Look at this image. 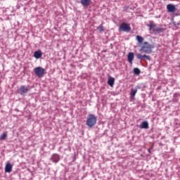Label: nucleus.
<instances>
[{
	"mask_svg": "<svg viewBox=\"0 0 180 180\" xmlns=\"http://www.w3.org/2000/svg\"><path fill=\"white\" fill-rule=\"evenodd\" d=\"M147 26L149 27L150 33L155 35L164 33L165 32V28L157 27V24L154 23V21H150V23L148 24Z\"/></svg>",
	"mask_w": 180,
	"mask_h": 180,
	"instance_id": "1",
	"label": "nucleus"
},
{
	"mask_svg": "<svg viewBox=\"0 0 180 180\" xmlns=\"http://www.w3.org/2000/svg\"><path fill=\"white\" fill-rule=\"evenodd\" d=\"M153 49H154V46L150 44L147 41H145L143 45L141 46L140 51L141 53H146V54H151V53H153Z\"/></svg>",
	"mask_w": 180,
	"mask_h": 180,
	"instance_id": "2",
	"label": "nucleus"
},
{
	"mask_svg": "<svg viewBox=\"0 0 180 180\" xmlns=\"http://www.w3.org/2000/svg\"><path fill=\"white\" fill-rule=\"evenodd\" d=\"M96 122L97 119L96 117H95V115H94L93 114H89V115H87L86 124V126H88V127H94V126L96 124Z\"/></svg>",
	"mask_w": 180,
	"mask_h": 180,
	"instance_id": "3",
	"label": "nucleus"
},
{
	"mask_svg": "<svg viewBox=\"0 0 180 180\" xmlns=\"http://www.w3.org/2000/svg\"><path fill=\"white\" fill-rule=\"evenodd\" d=\"M119 32L130 33V32H131V27H130V24L127 22H122L119 27Z\"/></svg>",
	"mask_w": 180,
	"mask_h": 180,
	"instance_id": "4",
	"label": "nucleus"
},
{
	"mask_svg": "<svg viewBox=\"0 0 180 180\" xmlns=\"http://www.w3.org/2000/svg\"><path fill=\"white\" fill-rule=\"evenodd\" d=\"M34 75L38 77V78H42L44 77V68L41 67H37L34 69Z\"/></svg>",
	"mask_w": 180,
	"mask_h": 180,
	"instance_id": "5",
	"label": "nucleus"
},
{
	"mask_svg": "<svg viewBox=\"0 0 180 180\" xmlns=\"http://www.w3.org/2000/svg\"><path fill=\"white\" fill-rule=\"evenodd\" d=\"M137 89H140L139 86H136L134 89H131L129 93L130 102H134L136 101V94H137Z\"/></svg>",
	"mask_w": 180,
	"mask_h": 180,
	"instance_id": "6",
	"label": "nucleus"
},
{
	"mask_svg": "<svg viewBox=\"0 0 180 180\" xmlns=\"http://www.w3.org/2000/svg\"><path fill=\"white\" fill-rule=\"evenodd\" d=\"M29 91V86L23 85L20 86L18 89V94H20V95H22V96H25V95H26V94H27Z\"/></svg>",
	"mask_w": 180,
	"mask_h": 180,
	"instance_id": "7",
	"label": "nucleus"
},
{
	"mask_svg": "<svg viewBox=\"0 0 180 180\" xmlns=\"http://www.w3.org/2000/svg\"><path fill=\"white\" fill-rule=\"evenodd\" d=\"M50 160L52 162L57 164V162H58V161H60V155H58L57 153H54L52 155Z\"/></svg>",
	"mask_w": 180,
	"mask_h": 180,
	"instance_id": "8",
	"label": "nucleus"
},
{
	"mask_svg": "<svg viewBox=\"0 0 180 180\" xmlns=\"http://www.w3.org/2000/svg\"><path fill=\"white\" fill-rule=\"evenodd\" d=\"M134 60V53L129 52L127 55V61L129 64H133V60Z\"/></svg>",
	"mask_w": 180,
	"mask_h": 180,
	"instance_id": "9",
	"label": "nucleus"
},
{
	"mask_svg": "<svg viewBox=\"0 0 180 180\" xmlns=\"http://www.w3.org/2000/svg\"><path fill=\"white\" fill-rule=\"evenodd\" d=\"M41 56H43V52L41 50H38L34 52V57L39 60V58H41Z\"/></svg>",
	"mask_w": 180,
	"mask_h": 180,
	"instance_id": "10",
	"label": "nucleus"
},
{
	"mask_svg": "<svg viewBox=\"0 0 180 180\" xmlns=\"http://www.w3.org/2000/svg\"><path fill=\"white\" fill-rule=\"evenodd\" d=\"M91 2H92V0H80V4L84 8L87 7L89 5H91Z\"/></svg>",
	"mask_w": 180,
	"mask_h": 180,
	"instance_id": "11",
	"label": "nucleus"
},
{
	"mask_svg": "<svg viewBox=\"0 0 180 180\" xmlns=\"http://www.w3.org/2000/svg\"><path fill=\"white\" fill-rule=\"evenodd\" d=\"M107 84L111 86V88H113V85H115V78L112 77L111 76L108 77V80L107 82Z\"/></svg>",
	"mask_w": 180,
	"mask_h": 180,
	"instance_id": "12",
	"label": "nucleus"
},
{
	"mask_svg": "<svg viewBox=\"0 0 180 180\" xmlns=\"http://www.w3.org/2000/svg\"><path fill=\"white\" fill-rule=\"evenodd\" d=\"M167 9L168 12H175V11H176L175 6H174L172 4H168L167 6Z\"/></svg>",
	"mask_w": 180,
	"mask_h": 180,
	"instance_id": "13",
	"label": "nucleus"
},
{
	"mask_svg": "<svg viewBox=\"0 0 180 180\" xmlns=\"http://www.w3.org/2000/svg\"><path fill=\"white\" fill-rule=\"evenodd\" d=\"M5 172H12V165L7 163L5 167Z\"/></svg>",
	"mask_w": 180,
	"mask_h": 180,
	"instance_id": "14",
	"label": "nucleus"
},
{
	"mask_svg": "<svg viewBox=\"0 0 180 180\" xmlns=\"http://www.w3.org/2000/svg\"><path fill=\"white\" fill-rule=\"evenodd\" d=\"M140 129H148V122L144 121L140 124Z\"/></svg>",
	"mask_w": 180,
	"mask_h": 180,
	"instance_id": "15",
	"label": "nucleus"
},
{
	"mask_svg": "<svg viewBox=\"0 0 180 180\" xmlns=\"http://www.w3.org/2000/svg\"><path fill=\"white\" fill-rule=\"evenodd\" d=\"M133 72L135 74V75H139V74H141V70H140L139 68H134Z\"/></svg>",
	"mask_w": 180,
	"mask_h": 180,
	"instance_id": "16",
	"label": "nucleus"
},
{
	"mask_svg": "<svg viewBox=\"0 0 180 180\" xmlns=\"http://www.w3.org/2000/svg\"><path fill=\"white\" fill-rule=\"evenodd\" d=\"M136 40L139 41V43L141 44L143 41H144V38H143L141 36L137 35Z\"/></svg>",
	"mask_w": 180,
	"mask_h": 180,
	"instance_id": "17",
	"label": "nucleus"
},
{
	"mask_svg": "<svg viewBox=\"0 0 180 180\" xmlns=\"http://www.w3.org/2000/svg\"><path fill=\"white\" fill-rule=\"evenodd\" d=\"M7 137H8V134H6V132H4L1 135L0 140H6Z\"/></svg>",
	"mask_w": 180,
	"mask_h": 180,
	"instance_id": "18",
	"label": "nucleus"
},
{
	"mask_svg": "<svg viewBox=\"0 0 180 180\" xmlns=\"http://www.w3.org/2000/svg\"><path fill=\"white\" fill-rule=\"evenodd\" d=\"M136 58H138V60H144V56L140 53H136Z\"/></svg>",
	"mask_w": 180,
	"mask_h": 180,
	"instance_id": "19",
	"label": "nucleus"
},
{
	"mask_svg": "<svg viewBox=\"0 0 180 180\" xmlns=\"http://www.w3.org/2000/svg\"><path fill=\"white\" fill-rule=\"evenodd\" d=\"M179 21H178V20L174 21V22H173V25H174V26H180V17L179 18Z\"/></svg>",
	"mask_w": 180,
	"mask_h": 180,
	"instance_id": "20",
	"label": "nucleus"
},
{
	"mask_svg": "<svg viewBox=\"0 0 180 180\" xmlns=\"http://www.w3.org/2000/svg\"><path fill=\"white\" fill-rule=\"evenodd\" d=\"M143 59L148 60L150 61V60H151V57H150V56L143 55Z\"/></svg>",
	"mask_w": 180,
	"mask_h": 180,
	"instance_id": "21",
	"label": "nucleus"
},
{
	"mask_svg": "<svg viewBox=\"0 0 180 180\" xmlns=\"http://www.w3.org/2000/svg\"><path fill=\"white\" fill-rule=\"evenodd\" d=\"M178 96H179V94L178 93H175L174 94V98L176 102H178V99H176V98H178Z\"/></svg>",
	"mask_w": 180,
	"mask_h": 180,
	"instance_id": "22",
	"label": "nucleus"
},
{
	"mask_svg": "<svg viewBox=\"0 0 180 180\" xmlns=\"http://www.w3.org/2000/svg\"><path fill=\"white\" fill-rule=\"evenodd\" d=\"M98 30H99V32H103L104 30L103 27L102 25H100Z\"/></svg>",
	"mask_w": 180,
	"mask_h": 180,
	"instance_id": "23",
	"label": "nucleus"
},
{
	"mask_svg": "<svg viewBox=\"0 0 180 180\" xmlns=\"http://www.w3.org/2000/svg\"><path fill=\"white\" fill-rule=\"evenodd\" d=\"M75 160H76V158H75V156H74L73 157V162L75 161Z\"/></svg>",
	"mask_w": 180,
	"mask_h": 180,
	"instance_id": "24",
	"label": "nucleus"
},
{
	"mask_svg": "<svg viewBox=\"0 0 180 180\" xmlns=\"http://www.w3.org/2000/svg\"><path fill=\"white\" fill-rule=\"evenodd\" d=\"M112 44H111V47H112Z\"/></svg>",
	"mask_w": 180,
	"mask_h": 180,
	"instance_id": "25",
	"label": "nucleus"
},
{
	"mask_svg": "<svg viewBox=\"0 0 180 180\" xmlns=\"http://www.w3.org/2000/svg\"><path fill=\"white\" fill-rule=\"evenodd\" d=\"M112 44H111V47H112Z\"/></svg>",
	"mask_w": 180,
	"mask_h": 180,
	"instance_id": "26",
	"label": "nucleus"
}]
</instances>
